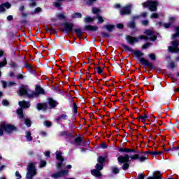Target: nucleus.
<instances>
[{
	"mask_svg": "<svg viewBox=\"0 0 179 179\" xmlns=\"http://www.w3.org/2000/svg\"><path fill=\"white\" fill-rule=\"evenodd\" d=\"M145 34L148 36L142 35L138 38H135L134 36H127V41L129 44H134V43H138L139 40H150L151 41H155L156 39V35H155V32H153V31L147 30L145 31Z\"/></svg>",
	"mask_w": 179,
	"mask_h": 179,
	"instance_id": "obj_1",
	"label": "nucleus"
},
{
	"mask_svg": "<svg viewBox=\"0 0 179 179\" xmlns=\"http://www.w3.org/2000/svg\"><path fill=\"white\" fill-rule=\"evenodd\" d=\"M39 94H44V90L40 86H36V92H31L24 86L21 87L19 96H28V97H37Z\"/></svg>",
	"mask_w": 179,
	"mask_h": 179,
	"instance_id": "obj_2",
	"label": "nucleus"
},
{
	"mask_svg": "<svg viewBox=\"0 0 179 179\" xmlns=\"http://www.w3.org/2000/svg\"><path fill=\"white\" fill-rule=\"evenodd\" d=\"M106 159L103 157H99L97 159V162L99 164H96L95 168L96 169H94L92 171V174L94 177H101V173H100L101 170H103V163H104Z\"/></svg>",
	"mask_w": 179,
	"mask_h": 179,
	"instance_id": "obj_3",
	"label": "nucleus"
},
{
	"mask_svg": "<svg viewBox=\"0 0 179 179\" xmlns=\"http://www.w3.org/2000/svg\"><path fill=\"white\" fill-rule=\"evenodd\" d=\"M15 126L8 124L3 122H0V136L3 135V131H6L7 134H10L12 131H15Z\"/></svg>",
	"mask_w": 179,
	"mask_h": 179,
	"instance_id": "obj_4",
	"label": "nucleus"
},
{
	"mask_svg": "<svg viewBox=\"0 0 179 179\" xmlns=\"http://www.w3.org/2000/svg\"><path fill=\"white\" fill-rule=\"evenodd\" d=\"M117 162H119V163H123V166H122V170H128L129 168V164H128L129 162V156L128 155L119 156Z\"/></svg>",
	"mask_w": 179,
	"mask_h": 179,
	"instance_id": "obj_5",
	"label": "nucleus"
},
{
	"mask_svg": "<svg viewBox=\"0 0 179 179\" xmlns=\"http://www.w3.org/2000/svg\"><path fill=\"white\" fill-rule=\"evenodd\" d=\"M157 5H159V3L154 1H148L143 3V8H149L150 10L152 12H155V10H157Z\"/></svg>",
	"mask_w": 179,
	"mask_h": 179,
	"instance_id": "obj_6",
	"label": "nucleus"
},
{
	"mask_svg": "<svg viewBox=\"0 0 179 179\" xmlns=\"http://www.w3.org/2000/svg\"><path fill=\"white\" fill-rule=\"evenodd\" d=\"M36 168L33 164H30L28 166V172L27 173V179H32L34 176H36Z\"/></svg>",
	"mask_w": 179,
	"mask_h": 179,
	"instance_id": "obj_7",
	"label": "nucleus"
},
{
	"mask_svg": "<svg viewBox=\"0 0 179 179\" xmlns=\"http://www.w3.org/2000/svg\"><path fill=\"white\" fill-rule=\"evenodd\" d=\"M179 41H172V46H169L168 50L169 52H179Z\"/></svg>",
	"mask_w": 179,
	"mask_h": 179,
	"instance_id": "obj_8",
	"label": "nucleus"
},
{
	"mask_svg": "<svg viewBox=\"0 0 179 179\" xmlns=\"http://www.w3.org/2000/svg\"><path fill=\"white\" fill-rule=\"evenodd\" d=\"M56 157L59 160V162H61L60 163L57 164V169H61V167H64L65 164H64L62 162H64V158H62V153L61 152L57 151L56 152Z\"/></svg>",
	"mask_w": 179,
	"mask_h": 179,
	"instance_id": "obj_9",
	"label": "nucleus"
},
{
	"mask_svg": "<svg viewBox=\"0 0 179 179\" xmlns=\"http://www.w3.org/2000/svg\"><path fill=\"white\" fill-rule=\"evenodd\" d=\"M131 8H132V4L126 6L120 10V15H129L131 13Z\"/></svg>",
	"mask_w": 179,
	"mask_h": 179,
	"instance_id": "obj_10",
	"label": "nucleus"
},
{
	"mask_svg": "<svg viewBox=\"0 0 179 179\" xmlns=\"http://www.w3.org/2000/svg\"><path fill=\"white\" fill-rule=\"evenodd\" d=\"M140 62L142 63V64L144 66H147V68H152L153 64L152 63L149 62V61L146 60L145 58H140L139 59Z\"/></svg>",
	"mask_w": 179,
	"mask_h": 179,
	"instance_id": "obj_11",
	"label": "nucleus"
},
{
	"mask_svg": "<svg viewBox=\"0 0 179 179\" xmlns=\"http://www.w3.org/2000/svg\"><path fill=\"white\" fill-rule=\"evenodd\" d=\"M69 171L68 170L61 171L60 172L54 173L52 177L55 178H58V177H62L63 176H66Z\"/></svg>",
	"mask_w": 179,
	"mask_h": 179,
	"instance_id": "obj_12",
	"label": "nucleus"
},
{
	"mask_svg": "<svg viewBox=\"0 0 179 179\" xmlns=\"http://www.w3.org/2000/svg\"><path fill=\"white\" fill-rule=\"evenodd\" d=\"M72 29H73V24L69 22H66L64 24V29L66 30V31H68L69 33L72 31Z\"/></svg>",
	"mask_w": 179,
	"mask_h": 179,
	"instance_id": "obj_13",
	"label": "nucleus"
},
{
	"mask_svg": "<svg viewBox=\"0 0 179 179\" xmlns=\"http://www.w3.org/2000/svg\"><path fill=\"white\" fill-rule=\"evenodd\" d=\"M48 104L50 106V108H54V107H57V106H58V102H57L54 99L50 98L48 99Z\"/></svg>",
	"mask_w": 179,
	"mask_h": 179,
	"instance_id": "obj_14",
	"label": "nucleus"
},
{
	"mask_svg": "<svg viewBox=\"0 0 179 179\" xmlns=\"http://www.w3.org/2000/svg\"><path fill=\"white\" fill-rule=\"evenodd\" d=\"M85 29L89 30L90 31H97L99 27L97 26L87 25L85 26Z\"/></svg>",
	"mask_w": 179,
	"mask_h": 179,
	"instance_id": "obj_15",
	"label": "nucleus"
},
{
	"mask_svg": "<svg viewBox=\"0 0 179 179\" xmlns=\"http://www.w3.org/2000/svg\"><path fill=\"white\" fill-rule=\"evenodd\" d=\"M1 83L4 89L6 88L7 86L10 87L11 86H15L16 85V83L12 81L8 82V83L5 81H1Z\"/></svg>",
	"mask_w": 179,
	"mask_h": 179,
	"instance_id": "obj_16",
	"label": "nucleus"
},
{
	"mask_svg": "<svg viewBox=\"0 0 179 179\" xmlns=\"http://www.w3.org/2000/svg\"><path fill=\"white\" fill-rule=\"evenodd\" d=\"M19 106L22 108H29V107H30V103L25 101H22L19 102Z\"/></svg>",
	"mask_w": 179,
	"mask_h": 179,
	"instance_id": "obj_17",
	"label": "nucleus"
},
{
	"mask_svg": "<svg viewBox=\"0 0 179 179\" xmlns=\"http://www.w3.org/2000/svg\"><path fill=\"white\" fill-rule=\"evenodd\" d=\"M5 7L7 8V9H9V8H10V3H3V5H1L0 6V12H4L5 10Z\"/></svg>",
	"mask_w": 179,
	"mask_h": 179,
	"instance_id": "obj_18",
	"label": "nucleus"
},
{
	"mask_svg": "<svg viewBox=\"0 0 179 179\" xmlns=\"http://www.w3.org/2000/svg\"><path fill=\"white\" fill-rule=\"evenodd\" d=\"M149 159V155L148 154L145 153L144 155H141V157H138V159L140 162H143L145 160H148Z\"/></svg>",
	"mask_w": 179,
	"mask_h": 179,
	"instance_id": "obj_19",
	"label": "nucleus"
},
{
	"mask_svg": "<svg viewBox=\"0 0 179 179\" xmlns=\"http://www.w3.org/2000/svg\"><path fill=\"white\" fill-rule=\"evenodd\" d=\"M38 110H47V103H38L37 105Z\"/></svg>",
	"mask_w": 179,
	"mask_h": 179,
	"instance_id": "obj_20",
	"label": "nucleus"
},
{
	"mask_svg": "<svg viewBox=\"0 0 179 179\" xmlns=\"http://www.w3.org/2000/svg\"><path fill=\"white\" fill-rule=\"evenodd\" d=\"M119 152H122L124 153H129L131 152H135V150L130 148H120L119 149Z\"/></svg>",
	"mask_w": 179,
	"mask_h": 179,
	"instance_id": "obj_21",
	"label": "nucleus"
},
{
	"mask_svg": "<svg viewBox=\"0 0 179 179\" xmlns=\"http://www.w3.org/2000/svg\"><path fill=\"white\" fill-rule=\"evenodd\" d=\"M133 54L134 57H136L137 58H139L143 55V53L139 50H134L133 51Z\"/></svg>",
	"mask_w": 179,
	"mask_h": 179,
	"instance_id": "obj_22",
	"label": "nucleus"
},
{
	"mask_svg": "<svg viewBox=\"0 0 179 179\" xmlns=\"http://www.w3.org/2000/svg\"><path fill=\"white\" fill-rule=\"evenodd\" d=\"M177 37H179V27H177L176 28V34L172 35V40H174V38H177Z\"/></svg>",
	"mask_w": 179,
	"mask_h": 179,
	"instance_id": "obj_23",
	"label": "nucleus"
},
{
	"mask_svg": "<svg viewBox=\"0 0 179 179\" xmlns=\"http://www.w3.org/2000/svg\"><path fill=\"white\" fill-rule=\"evenodd\" d=\"M73 19H80L82 17V14L79 13H76L71 15Z\"/></svg>",
	"mask_w": 179,
	"mask_h": 179,
	"instance_id": "obj_24",
	"label": "nucleus"
},
{
	"mask_svg": "<svg viewBox=\"0 0 179 179\" xmlns=\"http://www.w3.org/2000/svg\"><path fill=\"white\" fill-rule=\"evenodd\" d=\"M138 120L141 121V122H145L146 120H148V115H143L138 117Z\"/></svg>",
	"mask_w": 179,
	"mask_h": 179,
	"instance_id": "obj_25",
	"label": "nucleus"
},
{
	"mask_svg": "<svg viewBox=\"0 0 179 179\" xmlns=\"http://www.w3.org/2000/svg\"><path fill=\"white\" fill-rule=\"evenodd\" d=\"M158 24L159 26H164V27H165V29H169L171 26V23L169 22V23H162V22H159Z\"/></svg>",
	"mask_w": 179,
	"mask_h": 179,
	"instance_id": "obj_26",
	"label": "nucleus"
},
{
	"mask_svg": "<svg viewBox=\"0 0 179 179\" xmlns=\"http://www.w3.org/2000/svg\"><path fill=\"white\" fill-rule=\"evenodd\" d=\"M154 178L155 179H162V173L160 172L157 171L154 173Z\"/></svg>",
	"mask_w": 179,
	"mask_h": 179,
	"instance_id": "obj_27",
	"label": "nucleus"
},
{
	"mask_svg": "<svg viewBox=\"0 0 179 179\" xmlns=\"http://www.w3.org/2000/svg\"><path fill=\"white\" fill-rule=\"evenodd\" d=\"M17 114L19 115L20 118H23V110L22 108L17 110Z\"/></svg>",
	"mask_w": 179,
	"mask_h": 179,
	"instance_id": "obj_28",
	"label": "nucleus"
},
{
	"mask_svg": "<svg viewBox=\"0 0 179 179\" xmlns=\"http://www.w3.org/2000/svg\"><path fill=\"white\" fill-rule=\"evenodd\" d=\"M26 138H27V141L33 140V137H31V133H30V131L26 132Z\"/></svg>",
	"mask_w": 179,
	"mask_h": 179,
	"instance_id": "obj_29",
	"label": "nucleus"
},
{
	"mask_svg": "<svg viewBox=\"0 0 179 179\" xmlns=\"http://www.w3.org/2000/svg\"><path fill=\"white\" fill-rule=\"evenodd\" d=\"M131 160H138L139 159V155L136 154V155H131L129 156Z\"/></svg>",
	"mask_w": 179,
	"mask_h": 179,
	"instance_id": "obj_30",
	"label": "nucleus"
},
{
	"mask_svg": "<svg viewBox=\"0 0 179 179\" xmlns=\"http://www.w3.org/2000/svg\"><path fill=\"white\" fill-rule=\"evenodd\" d=\"M94 20V18H92L91 17H86L85 18V23H91V22H93Z\"/></svg>",
	"mask_w": 179,
	"mask_h": 179,
	"instance_id": "obj_31",
	"label": "nucleus"
},
{
	"mask_svg": "<svg viewBox=\"0 0 179 179\" xmlns=\"http://www.w3.org/2000/svg\"><path fill=\"white\" fill-rule=\"evenodd\" d=\"M57 19H65V17H66V16L65 15V13H64L57 14Z\"/></svg>",
	"mask_w": 179,
	"mask_h": 179,
	"instance_id": "obj_32",
	"label": "nucleus"
},
{
	"mask_svg": "<svg viewBox=\"0 0 179 179\" xmlns=\"http://www.w3.org/2000/svg\"><path fill=\"white\" fill-rule=\"evenodd\" d=\"M75 33L78 37H80V36H82V30L80 29H75Z\"/></svg>",
	"mask_w": 179,
	"mask_h": 179,
	"instance_id": "obj_33",
	"label": "nucleus"
},
{
	"mask_svg": "<svg viewBox=\"0 0 179 179\" xmlns=\"http://www.w3.org/2000/svg\"><path fill=\"white\" fill-rule=\"evenodd\" d=\"M73 111L76 114L78 113V106H76V103L75 102H73Z\"/></svg>",
	"mask_w": 179,
	"mask_h": 179,
	"instance_id": "obj_34",
	"label": "nucleus"
},
{
	"mask_svg": "<svg viewBox=\"0 0 179 179\" xmlns=\"http://www.w3.org/2000/svg\"><path fill=\"white\" fill-rule=\"evenodd\" d=\"M57 2L54 3V6H55V8H60L61 6L60 2H62V1H64V0H57Z\"/></svg>",
	"mask_w": 179,
	"mask_h": 179,
	"instance_id": "obj_35",
	"label": "nucleus"
},
{
	"mask_svg": "<svg viewBox=\"0 0 179 179\" xmlns=\"http://www.w3.org/2000/svg\"><path fill=\"white\" fill-rule=\"evenodd\" d=\"M105 28L106 29V30H108V31H111V30H113V29H114V26L113 25H106Z\"/></svg>",
	"mask_w": 179,
	"mask_h": 179,
	"instance_id": "obj_36",
	"label": "nucleus"
},
{
	"mask_svg": "<svg viewBox=\"0 0 179 179\" xmlns=\"http://www.w3.org/2000/svg\"><path fill=\"white\" fill-rule=\"evenodd\" d=\"M112 171L115 174H118V173H120V169H118L117 167H113Z\"/></svg>",
	"mask_w": 179,
	"mask_h": 179,
	"instance_id": "obj_37",
	"label": "nucleus"
},
{
	"mask_svg": "<svg viewBox=\"0 0 179 179\" xmlns=\"http://www.w3.org/2000/svg\"><path fill=\"white\" fill-rule=\"evenodd\" d=\"M99 12H100V9H99L97 8H92V13H94V15H97V13H99Z\"/></svg>",
	"mask_w": 179,
	"mask_h": 179,
	"instance_id": "obj_38",
	"label": "nucleus"
},
{
	"mask_svg": "<svg viewBox=\"0 0 179 179\" xmlns=\"http://www.w3.org/2000/svg\"><path fill=\"white\" fill-rule=\"evenodd\" d=\"M6 58H4L3 61L0 62V68H2L3 66H5L6 65Z\"/></svg>",
	"mask_w": 179,
	"mask_h": 179,
	"instance_id": "obj_39",
	"label": "nucleus"
},
{
	"mask_svg": "<svg viewBox=\"0 0 179 179\" xmlns=\"http://www.w3.org/2000/svg\"><path fill=\"white\" fill-rule=\"evenodd\" d=\"M150 17L152 19H157V17H159V14L155 13H152L151 15H150Z\"/></svg>",
	"mask_w": 179,
	"mask_h": 179,
	"instance_id": "obj_40",
	"label": "nucleus"
},
{
	"mask_svg": "<svg viewBox=\"0 0 179 179\" xmlns=\"http://www.w3.org/2000/svg\"><path fill=\"white\" fill-rule=\"evenodd\" d=\"M97 19H98V23H103V22H104L103 17H101L100 15L97 16Z\"/></svg>",
	"mask_w": 179,
	"mask_h": 179,
	"instance_id": "obj_41",
	"label": "nucleus"
},
{
	"mask_svg": "<svg viewBox=\"0 0 179 179\" xmlns=\"http://www.w3.org/2000/svg\"><path fill=\"white\" fill-rule=\"evenodd\" d=\"M96 71L99 75H101V73H103V69H101V67L96 68Z\"/></svg>",
	"mask_w": 179,
	"mask_h": 179,
	"instance_id": "obj_42",
	"label": "nucleus"
},
{
	"mask_svg": "<svg viewBox=\"0 0 179 179\" xmlns=\"http://www.w3.org/2000/svg\"><path fill=\"white\" fill-rule=\"evenodd\" d=\"M47 162L45 161H41L39 167H45Z\"/></svg>",
	"mask_w": 179,
	"mask_h": 179,
	"instance_id": "obj_43",
	"label": "nucleus"
},
{
	"mask_svg": "<svg viewBox=\"0 0 179 179\" xmlns=\"http://www.w3.org/2000/svg\"><path fill=\"white\" fill-rule=\"evenodd\" d=\"M25 124L27 125L28 127L31 126V122L29 119L25 120Z\"/></svg>",
	"mask_w": 179,
	"mask_h": 179,
	"instance_id": "obj_44",
	"label": "nucleus"
},
{
	"mask_svg": "<svg viewBox=\"0 0 179 179\" xmlns=\"http://www.w3.org/2000/svg\"><path fill=\"white\" fill-rule=\"evenodd\" d=\"M76 142L77 145H80V142H82V138L80 137L76 138Z\"/></svg>",
	"mask_w": 179,
	"mask_h": 179,
	"instance_id": "obj_45",
	"label": "nucleus"
},
{
	"mask_svg": "<svg viewBox=\"0 0 179 179\" xmlns=\"http://www.w3.org/2000/svg\"><path fill=\"white\" fill-rule=\"evenodd\" d=\"M169 21L170 22L169 23H173V22H176V17H169Z\"/></svg>",
	"mask_w": 179,
	"mask_h": 179,
	"instance_id": "obj_46",
	"label": "nucleus"
},
{
	"mask_svg": "<svg viewBox=\"0 0 179 179\" xmlns=\"http://www.w3.org/2000/svg\"><path fill=\"white\" fill-rule=\"evenodd\" d=\"M15 176L17 178V179L22 178V175H20V173H19V171L15 172Z\"/></svg>",
	"mask_w": 179,
	"mask_h": 179,
	"instance_id": "obj_47",
	"label": "nucleus"
},
{
	"mask_svg": "<svg viewBox=\"0 0 179 179\" xmlns=\"http://www.w3.org/2000/svg\"><path fill=\"white\" fill-rule=\"evenodd\" d=\"M129 27L134 29V27H135V22H131L129 23Z\"/></svg>",
	"mask_w": 179,
	"mask_h": 179,
	"instance_id": "obj_48",
	"label": "nucleus"
},
{
	"mask_svg": "<svg viewBox=\"0 0 179 179\" xmlns=\"http://www.w3.org/2000/svg\"><path fill=\"white\" fill-rule=\"evenodd\" d=\"M2 104L3 106H8L9 104V102L4 99L2 101Z\"/></svg>",
	"mask_w": 179,
	"mask_h": 179,
	"instance_id": "obj_49",
	"label": "nucleus"
},
{
	"mask_svg": "<svg viewBox=\"0 0 179 179\" xmlns=\"http://www.w3.org/2000/svg\"><path fill=\"white\" fill-rule=\"evenodd\" d=\"M149 57L150 58V59H156V55H155V54H150L149 55Z\"/></svg>",
	"mask_w": 179,
	"mask_h": 179,
	"instance_id": "obj_50",
	"label": "nucleus"
},
{
	"mask_svg": "<svg viewBox=\"0 0 179 179\" xmlns=\"http://www.w3.org/2000/svg\"><path fill=\"white\" fill-rule=\"evenodd\" d=\"M39 12H41V8L38 7L35 9L34 13H38Z\"/></svg>",
	"mask_w": 179,
	"mask_h": 179,
	"instance_id": "obj_51",
	"label": "nucleus"
},
{
	"mask_svg": "<svg viewBox=\"0 0 179 179\" xmlns=\"http://www.w3.org/2000/svg\"><path fill=\"white\" fill-rule=\"evenodd\" d=\"M174 66H176V64H174V62H170L169 64V68H174Z\"/></svg>",
	"mask_w": 179,
	"mask_h": 179,
	"instance_id": "obj_52",
	"label": "nucleus"
},
{
	"mask_svg": "<svg viewBox=\"0 0 179 179\" xmlns=\"http://www.w3.org/2000/svg\"><path fill=\"white\" fill-rule=\"evenodd\" d=\"M101 148H102V149H107V144H106V143H103L101 145Z\"/></svg>",
	"mask_w": 179,
	"mask_h": 179,
	"instance_id": "obj_53",
	"label": "nucleus"
},
{
	"mask_svg": "<svg viewBox=\"0 0 179 179\" xmlns=\"http://www.w3.org/2000/svg\"><path fill=\"white\" fill-rule=\"evenodd\" d=\"M43 124L45 127H51V122H44Z\"/></svg>",
	"mask_w": 179,
	"mask_h": 179,
	"instance_id": "obj_54",
	"label": "nucleus"
},
{
	"mask_svg": "<svg viewBox=\"0 0 179 179\" xmlns=\"http://www.w3.org/2000/svg\"><path fill=\"white\" fill-rule=\"evenodd\" d=\"M145 178V175L143 174H141L138 176V178L137 179H144Z\"/></svg>",
	"mask_w": 179,
	"mask_h": 179,
	"instance_id": "obj_55",
	"label": "nucleus"
},
{
	"mask_svg": "<svg viewBox=\"0 0 179 179\" xmlns=\"http://www.w3.org/2000/svg\"><path fill=\"white\" fill-rule=\"evenodd\" d=\"M148 24H149V22L148 20H145L142 22V24H143L144 26H148Z\"/></svg>",
	"mask_w": 179,
	"mask_h": 179,
	"instance_id": "obj_56",
	"label": "nucleus"
},
{
	"mask_svg": "<svg viewBox=\"0 0 179 179\" xmlns=\"http://www.w3.org/2000/svg\"><path fill=\"white\" fill-rule=\"evenodd\" d=\"M117 29H122V27H124V25L122 24H117Z\"/></svg>",
	"mask_w": 179,
	"mask_h": 179,
	"instance_id": "obj_57",
	"label": "nucleus"
},
{
	"mask_svg": "<svg viewBox=\"0 0 179 179\" xmlns=\"http://www.w3.org/2000/svg\"><path fill=\"white\" fill-rule=\"evenodd\" d=\"M93 2H96V0H88L87 3L88 5H92Z\"/></svg>",
	"mask_w": 179,
	"mask_h": 179,
	"instance_id": "obj_58",
	"label": "nucleus"
},
{
	"mask_svg": "<svg viewBox=\"0 0 179 179\" xmlns=\"http://www.w3.org/2000/svg\"><path fill=\"white\" fill-rule=\"evenodd\" d=\"M13 19V17H12V15H8L7 17V20H12Z\"/></svg>",
	"mask_w": 179,
	"mask_h": 179,
	"instance_id": "obj_59",
	"label": "nucleus"
},
{
	"mask_svg": "<svg viewBox=\"0 0 179 179\" xmlns=\"http://www.w3.org/2000/svg\"><path fill=\"white\" fill-rule=\"evenodd\" d=\"M45 156H46V157H48V156H50V152L49 151L45 152Z\"/></svg>",
	"mask_w": 179,
	"mask_h": 179,
	"instance_id": "obj_60",
	"label": "nucleus"
},
{
	"mask_svg": "<svg viewBox=\"0 0 179 179\" xmlns=\"http://www.w3.org/2000/svg\"><path fill=\"white\" fill-rule=\"evenodd\" d=\"M60 118L62 120H65L66 118V115H62Z\"/></svg>",
	"mask_w": 179,
	"mask_h": 179,
	"instance_id": "obj_61",
	"label": "nucleus"
},
{
	"mask_svg": "<svg viewBox=\"0 0 179 179\" xmlns=\"http://www.w3.org/2000/svg\"><path fill=\"white\" fill-rule=\"evenodd\" d=\"M148 47H149V43L143 45V48H148Z\"/></svg>",
	"mask_w": 179,
	"mask_h": 179,
	"instance_id": "obj_62",
	"label": "nucleus"
},
{
	"mask_svg": "<svg viewBox=\"0 0 179 179\" xmlns=\"http://www.w3.org/2000/svg\"><path fill=\"white\" fill-rule=\"evenodd\" d=\"M3 55H4L3 51L0 50V57H2Z\"/></svg>",
	"mask_w": 179,
	"mask_h": 179,
	"instance_id": "obj_63",
	"label": "nucleus"
},
{
	"mask_svg": "<svg viewBox=\"0 0 179 179\" xmlns=\"http://www.w3.org/2000/svg\"><path fill=\"white\" fill-rule=\"evenodd\" d=\"M30 6H36V3L35 2H32V3L30 4Z\"/></svg>",
	"mask_w": 179,
	"mask_h": 179,
	"instance_id": "obj_64",
	"label": "nucleus"
}]
</instances>
